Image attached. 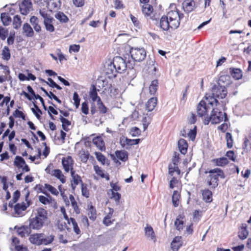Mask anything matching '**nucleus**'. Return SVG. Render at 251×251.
I'll return each mask as SVG.
<instances>
[{
    "mask_svg": "<svg viewBox=\"0 0 251 251\" xmlns=\"http://www.w3.org/2000/svg\"><path fill=\"white\" fill-rule=\"evenodd\" d=\"M54 239V236L53 235L50 234L48 236H46L44 233H43V236L41 239V245H48L52 243Z\"/></svg>",
    "mask_w": 251,
    "mask_h": 251,
    "instance_id": "obj_43",
    "label": "nucleus"
},
{
    "mask_svg": "<svg viewBox=\"0 0 251 251\" xmlns=\"http://www.w3.org/2000/svg\"><path fill=\"white\" fill-rule=\"evenodd\" d=\"M23 33L27 37H33L34 35V31L28 23H25L23 26Z\"/></svg>",
    "mask_w": 251,
    "mask_h": 251,
    "instance_id": "obj_34",
    "label": "nucleus"
},
{
    "mask_svg": "<svg viewBox=\"0 0 251 251\" xmlns=\"http://www.w3.org/2000/svg\"><path fill=\"white\" fill-rule=\"evenodd\" d=\"M0 18L4 25H8L11 22V18L7 13H2L0 15Z\"/></svg>",
    "mask_w": 251,
    "mask_h": 251,
    "instance_id": "obj_47",
    "label": "nucleus"
},
{
    "mask_svg": "<svg viewBox=\"0 0 251 251\" xmlns=\"http://www.w3.org/2000/svg\"><path fill=\"white\" fill-rule=\"evenodd\" d=\"M92 142L100 151L105 149V144L101 137L97 136L94 138Z\"/></svg>",
    "mask_w": 251,
    "mask_h": 251,
    "instance_id": "obj_27",
    "label": "nucleus"
},
{
    "mask_svg": "<svg viewBox=\"0 0 251 251\" xmlns=\"http://www.w3.org/2000/svg\"><path fill=\"white\" fill-rule=\"evenodd\" d=\"M28 226H16L14 229L16 230L19 236L25 237L28 236L31 230H39L45 226L49 221L48 211L42 207H39L33 211L29 218Z\"/></svg>",
    "mask_w": 251,
    "mask_h": 251,
    "instance_id": "obj_1",
    "label": "nucleus"
},
{
    "mask_svg": "<svg viewBox=\"0 0 251 251\" xmlns=\"http://www.w3.org/2000/svg\"><path fill=\"white\" fill-rule=\"evenodd\" d=\"M43 236V233H33L30 235L29 237V241L32 244L40 246L41 245L42 237Z\"/></svg>",
    "mask_w": 251,
    "mask_h": 251,
    "instance_id": "obj_19",
    "label": "nucleus"
},
{
    "mask_svg": "<svg viewBox=\"0 0 251 251\" xmlns=\"http://www.w3.org/2000/svg\"><path fill=\"white\" fill-rule=\"evenodd\" d=\"M142 11L146 16H150L153 11V6L148 3L143 4Z\"/></svg>",
    "mask_w": 251,
    "mask_h": 251,
    "instance_id": "obj_32",
    "label": "nucleus"
},
{
    "mask_svg": "<svg viewBox=\"0 0 251 251\" xmlns=\"http://www.w3.org/2000/svg\"><path fill=\"white\" fill-rule=\"evenodd\" d=\"M182 7L185 12L190 13L196 8V3L194 0H184Z\"/></svg>",
    "mask_w": 251,
    "mask_h": 251,
    "instance_id": "obj_16",
    "label": "nucleus"
},
{
    "mask_svg": "<svg viewBox=\"0 0 251 251\" xmlns=\"http://www.w3.org/2000/svg\"><path fill=\"white\" fill-rule=\"evenodd\" d=\"M188 143L187 141L184 139H180L178 141V147L180 152L183 154H185L187 152Z\"/></svg>",
    "mask_w": 251,
    "mask_h": 251,
    "instance_id": "obj_28",
    "label": "nucleus"
},
{
    "mask_svg": "<svg viewBox=\"0 0 251 251\" xmlns=\"http://www.w3.org/2000/svg\"><path fill=\"white\" fill-rule=\"evenodd\" d=\"M81 193L83 196L87 198L89 197V191L87 188V185L86 184H81Z\"/></svg>",
    "mask_w": 251,
    "mask_h": 251,
    "instance_id": "obj_63",
    "label": "nucleus"
},
{
    "mask_svg": "<svg viewBox=\"0 0 251 251\" xmlns=\"http://www.w3.org/2000/svg\"><path fill=\"white\" fill-rule=\"evenodd\" d=\"M158 80L155 79L151 81L149 86V91L151 95H154L158 89Z\"/></svg>",
    "mask_w": 251,
    "mask_h": 251,
    "instance_id": "obj_46",
    "label": "nucleus"
},
{
    "mask_svg": "<svg viewBox=\"0 0 251 251\" xmlns=\"http://www.w3.org/2000/svg\"><path fill=\"white\" fill-rule=\"evenodd\" d=\"M95 154L97 159L100 162L102 165H104L106 162V157L100 152H95Z\"/></svg>",
    "mask_w": 251,
    "mask_h": 251,
    "instance_id": "obj_61",
    "label": "nucleus"
},
{
    "mask_svg": "<svg viewBox=\"0 0 251 251\" xmlns=\"http://www.w3.org/2000/svg\"><path fill=\"white\" fill-rule=\"evenodd\" d=\"M60 120L62 123L63 129L67 131L68 130V126L71 125V122L61 115L60 116Z\"/></svg>",
    "mask_w": 251,
    "mask_h": 251,
    "instance_id": "obj_58",
    "label": "nucleus"
},
{
    "mask_svg": "<svg viewBox=\"0 0 251 251\" xmlns=\"http://www.w3.org/2000/svg\"><path fill=\"white\" fill-rule=\"evenodd\" d=\"M145 234L147 238H150L154 242L156 241V237L152 226L149 225H147L145 227Z\"/></svg>",
    "mask_w": 251,
    "mask_h": 251,
    "instance_id": "obj_23",
    "label": "nucleus"
},
{
    "mask_svg": "<svg viewBox=\"0 0 251 251\" xmlns=\"http://www.w3.org/2000/svg\"><path fill=\"white\" fill-rule=\"evenodd\" d=\"M168 18L166 16H163L160 20V26L164 30H168L169 28L173 29Z\"/></svg>",
    "mask_w": 251,
    "mask_h": 251,
    "instance_id": "obj_24",
    "label": "nucleus"
},
{
    "mask_svg": "<svg viewBox=\"0 0 251 251\" xmlns=\"http://www.w3.org/2000/svg\"><path fill=\"white\" fill-rule=\"evenodd\" d=\"M247 225L246 224H242L241 226L239 229L238 237L241 239H245L247 238L248 236L249 232L247 229Z\"/></svg>",
    "mask_w": 251,
    "mask_h": 251,
    "instance_id": "obj_31",
    "label": "nucleus"
},
{
    "mask_svg": "<svg viewBox=\"0 0 251 251\" xmlns=\"http://www.w3.org/2000/svg\"><path fill=\"white\" fill-rule=\"evenodd\" d=\"M98 91H99V90L97 89L96 86L95 85H92L91 87L89 95L93 102L97 101L100 98L98 95Z\"/></svg>",
    "mask_w": 251,
    "mask_h": 251,
    "instance_id": "obj_29",
    "label": "nucleus"
},
{
    "mask_svg": "<svg viewBox=\"0 0 251 251\" xmlns=\"http://www.w3.org/2000/svg\"><path fill=\"white\" fill-rule=\"evenodd\" d=\"M45 188H46V191H49L53 195L57 196L59 195V191L52 185L46 183Z\"/></svg>",
    "mask_w": 251,
    "mask_h": 251,
    "instance_id": "obj_57",
    "label": "nucleus"
},
{
    "mask_svg": "<svg viewBox=\"0 0 251 251\" xmlns=\"http://www.w3.org/2000/svg\"><path fill=\"white\" fill-rule=\"evenodd\" d=\"M212 162L215 164V166L220 167L225 166L229 163L227 159L224 157L213 159L212 160Z\"/></svg>",
    "mask_w": 251,
    "mask_h": 251,
    "instance_id": "obj_30",
    "label": "nucleus"
},
{
    "mask_svg": "<svg viewBox=\"0 0 251 251\" xmlns=\"http://www.w3.org/2000/svg\"><path fill=\"white\" fill-rule=\"evenodd\" d=\"M47 197L39 196L38 197L39 201L45 205L56 203L55 200L49 193H47Z\"/></svg>",
    "mask_w": 251,
    "mask_h": 251,
    "instance_id": "obj_25",
    "label": "nucleus"
},
{
    "mask_svg": "<svg viewBox=\"0 0 251 251\" xmlns=\"http://www.w3.org/2000/svg\"><path fill=\"white\" fill-rule=\"evenodd\" d=\"M226 146L227 148L231 149L233 147V140L232 135L229 132H226Z\"/></svg>",
    "mask_w": 251,
    "mask_h": 251,
    "instance_id": "obj_54",
    "label": "nucleus"
},
{
    "mask_svg": "<svg viewBox=\"0 0 251 251\" xmlns=\"http://www.w3.org/2000/svg\"><path fill=\"white\" fill-rule=\"evenodd\" d=\"M1 58L5 61H8L11 58L10 50L7 46H4L1 50Z\"/></svg>",
    "mask_w": 251,
    "mask_h": 251,
    "instance_id": "obj_42",
    "label": "nucleus"
},
{
    "mask_svg": "<svg viewBox=\"0 0 251 251\" xmlns=\"http://www.w3.org/2000/svg\"><path fill=\"white\" fill-rule=\"evenodd\" d=\"M180 199V193L176 190L174 191L172 195V203L174 207L178 206Z\"/></svg>",
    "mask_w": 251,
    "mask_h": 251,
    "instance_id": "obj_38",
    "label": "nucleus"
},
{
    "mask_svg": "<svg viewBox=\"0 0 251 251\" xmlns=\"http://www.w3.org/2000/svg\"><path fill=\"white\" fill-rule=\"evenodd\" d=\"M14 207L15 212L18 216H21L22 215V212L25 211L27 208L24 202L17 203Z\"/></svg>",
    "mask_w": 251,
    "mask_h": 251,
    "instance_id": "obj_33",
    "label": "nucleus"
},
{
    "mask_svg": "<svg viewBox=\"0 0 251 251\" xmlns=\"http://www.w3.org/2000/svg\"><path fill=\"white\" fill-rule=\"evenodd\" d=\"M78 155L80 161L86 163L89 158L90 153L88 151L81 149L78 152Z\"/></svg>",
    "mask_w": 251,
    "mask_h": 251,
    "instance_id": "obj_36",
    "label": "nucleus"
},
{
    "mask_svg": "<svg viewBox=\"0 0 251 251\" xmlns=\"http://www.w3.org/2000/svg\"><path fill=\"white\" fill-rule=\"evenodd\" d=\"M202 200L206 203H210L213 201V193L208 188L203 189L201 191Z\"/></svg>",
    "mask_w": 251,
    "mask_h": 251,
    "instance_id": "obj_18",
    "label": "nucleus"
},
{
    "mask_svg": "<svg viewBox=\"0 0 251 251\" xmlns=\"http://www.w3.org/2000/svg\"><path fill=\"white\" fill-rule=\"evenodd\" d=\"M69 203L71 202V205L73 208L76 214H79L80 212V208L77 204L76 201H75V197L73 195H70L69 199Z\"/></svg>",
    "mask_w": 251,
    "mask_h": 251,
    "instance_id": "obj_40",
    "label": "nucleus"
},
{
    "mask_svg": "<svg viewBox=\"0 0 251 251\" xmlns=\"http://www.w3.org/2000/svg\"><path fill=\"white\" fill-rule=\"evenodd\" d=\"M157 99L156 97H152L146 103V109L148 111H151L156 106Z\"/></svg>",
    "mask_w": 251,
    "mask_h": 251,
    "instance_id": "obj_35",
    "label": "nucleus"
},
{
    "mask_svg": "<svg viewBox=\"0 0 251 251\" xmlns=\"http://www.w3.org/2000/svg\"><path fill=\"white\" fill-rule=\"evenodd\" d=\"M182 246L181 237L180 236L175 237L171 243V248L173 250H178Z\"/></svg>",
    "mask_w": 251,
    "mask_h": 251,
    "instance_id": "obj_37",
    "label": "nucleus"
},
{
    "mask_svg": "<svg viewBox=\"0 0 251 251\" xmlns=\"http://www.w3.org/2000/svg\"><path fill=\"white\" fill-rule=\"evenodd\" d=\"M179 154L177 152H174L172 159V162L168 166V173L171 176H174L175 172H176L177 175L180 174L181 171L179 169L178 164L179 161Z\"/></svg>",
    "mask_w": 251,
    "mask_h": 251,
    "instance_id": "obj_6",
    "label": "nucleus"
},
{
    "mask_svg": "<svg viewBox=\"0 0 251 251\" xmlns=\"http://www.w3.org/2000/svg\"><path fill=\"white\" fill-rule=\"evenodd\" d=\"M86 211L89 219L92 221H95L97 217V211L95 207L91 204H88Z\"/></svg>",
    "mask_w": 251,
    "mask_h": 251,
    "instance_id": "obj_21",
    "label": "nucleus"
},
{
    "mask_svg": "<svg viewBox=\"0 0 251 251\" xmlns=\"http://www.w3.org/2000/svg\"><path fill=\"white\" fill-rule=\"evenodd\" d=\"M218 104L219 103L217 99L210 94L206 93L203 99L200 101L197 105V113L198 115L204 120L206 117H209L208 109L209 107L208 105L213 107L217 106Z\"/></svg>",
    "mask_w": 251,
    "mask_h": 251,
    "instance_id": "obj_3",
    "label": "nucleus"
},
{
    "mask_svg": "<svg viewBox=\"0 0 251 251\" xmlns=\"http://www.w3.org/2000/svg\"><path fill=\"white\" fill-rule=\"evenodd\" d=\"M94 170L96 174L100 176L101 178H105L107 180L110 179L109 176L108 174L105 175L103 171L101 169L98 165H95L94 166Z\"/></svg>",
    "mask_w": 251,
    "mask_h": 251,
    "instance_id": "obj_44",
    "label": "nucleus"
},
{
    "mask_svg": "<svg viewBox=\"0 0 251 251\" xmlns=\"http://www.w3.org/2000/svg\"><path fill=\"white\" fill-rule=\"evenodd\" d=\"M14 165L19 169H22V171L25 172H28L30 171V168L26 164L24 159L20 156H16L14 161Z\"/></svg>",
    "mask_w": 251,
    "mask_h": 251,
    "instance_id": "obj_11",
    "label": "nucleus"
},
{
    "mask_svg": "<svg viewBox=\"0 0 251 251\" xmlns=\"http://www.w3.org/2000/svg\"><path fill=\"white\" fill-rule=\"evenodd\" d=\"M22 21L20 16L17 15L13 18V27L15 29H18L21 26Z\"/></svg>",
    "mask_w": 251,
    "mask_h": 251,
    "instance_id": "obj_56",
    "label": "nucleus"
},
{
    "mask_svg": "<svg viewBox=\"0 0 251 251\" xmlns=\"http://www.w3.org/2000/svg\"><path fill=\"white\" fill-rule=\"evenodd\" d=\"M109 212L103 218L102 223L105 226H109L112 225L114 222L115 221V219L113 218V215L114 213V209L112 208L109 207Z\"/></svg>",
    "mask_w": 251,
    "mask_h": 251,
    "instance_id": "obj_15",
    "label": "nucleus"
},
{
    "mask_svg": "<svg viewBox=\"0 0 251 251\" xmlns=\"http://www.w3.org/2000/svg\"><path fill=\"white\" fill-rule=\"evenodd\" d=\"M113 66L118 73H122L126 70V65L125 61L123 58L116 56L113 59Z\"/></svg>",
    "mask_w": 251,
    "mask_h": 251,
    "instance_id": "obj_10",
    "label": "nucleus"
},
{
    "mask_svg": "<svg viewBox=\"0 0 251 251\" xmlns=\"http://www.w3.org/2000/svg\"><path fill=\"white\" fill-rule=\"evenodd\" d=\"M41 89L42 91L44 92V93L46 94V96H48L50 99H54L55 100H56L58 103L61 104V100H59L57 96L54 94V93L50 91L48 92L44 88L41 87Z\"/></svg>",
    "mask_w": 251,
    "mask_h": 251,
    "instance_id": "obj_51",
    "label": "nucleus"
},
{
    "mask_svg": "<svg viewBox=\"0 0 251 251\" xmlns=\"http://www.w3.org/2000/svg\"><path fill=\"white\" fill-rule=\"evenodd\" d=\"M140 142L139 139H130L127 137H123L120 139V144L122 147L126 149L129 148L130 146L138 144Z\"/></svg>",
    "mask_w": 251,
    "mask_h": 251,
    "instance_id": "obj_13",
    "label": "nucleus"
},
{
    "mask_svg": "<svg viewBox=\"0 0 251 251\" xmlns=\"http://www.w3.org/2000/svg\"><path fill=\"white\" fill-rule=\"evenodd\" d=\"M30 22L36 32L41 31V27L39 25V20L37 17L34 16H32L30 19Z\"/></svg>",
    "mask_w": 251,
    "mask_h": 251,
    "instance_id": "obj_41",
    "label": "nucleus"
},
{
    "mask_svg": "<svg viewBox=\"0 0 251 251\" xmlns=\"http://www.w3.org/2000/svg\"><path fill=\"white\" fill-rule=\"evenodd\" d=\"M52 176H54L57 178L62 183L66 182V178L63 174L62 171L59 169H54L52 170Z\"/></svg>",
    "mask_w": 251,
    "mask_h": 251,
    "instance_id": "obj_39",
    "label": "nucleus"
},
{
    "mask_svg": "<svg viewBox=\"0 0 251 251\" xmlns=\"http://www.w3.org/2000/svg\"><path fill=\"white\" fill-rule=\"evenodd\" d=\"M74 161L72 156L68 155L64 157L62 159V165L64 171L68 173L70 171L71 173L75 171L74 170Z\"/></svg>",
    "mask_w": 251,
    "mask_h": 251,
    "instance_id": "obj_9",
    "label": "nucleus"
},
{
    "mask_svg": "<svg viewBox=\"0 0 251 251\" xmlns=\"http://www.w3.org/2000/svg\"><path fill=\"white\" fill-rule=\"evenodd\" d=\"M205 174H207L204 178V183L210 189L214 190L219 184L220 179L225 178L224 171L219 168L206 170Z\"/></svg>",
    "mask_w": 251,
    "mask_h": 251,
    "instance_id": "obj_2",
    "label": "nucleus"
},
{
    "mask_svg": "<svg viewBox=\"0 0 251 251\" xmlns=\"http://www.w3.org/2000/svg\"><path fill=\"white\" fill-rule=\"evenodd\" d=\"M60 5V0H48L47 6L50 12L58 9Z\"/></svg>",
    "mask_w": 251,
    "mask_h": 251,
    "instance_id": "obj_26",
    "label": "nucleus"
},
{
    "mask_svg": "<svg viewBox=\"0 0 251 251\" xmlns=\"http://www.w3.org/2000/svg\"><path fill=\"white\" fill-rule=\"evenodd\" d=\"M81 226L82 228L85 229H88L90 224L87 217L85 215H82L81 218Z\"/></svg>",
    "mask_w": 251,
    "mask_h": 251,
    "instance_id": "obj_55",
    "label": "nucleus"
},
{
    "mask_svg": "<svg viewBox=\"0 0 251 251\" xmlns=\"http://www.w3.org/2000/svg\"><path fill=\"white\" fill-rule=\"evenodd\" d=\"M72 224L73 228L74 231L77 235L80 234L81 233V231L79 229V227L78 226L77 223L76 222L75 219L74 218L71 217L70 218V224Z\"/></svg>",
    "mask_w": 251,
    "mask_h": 251,
    "instance_id": "obj_48",
    "label": "nucleus"
},
{
    "mask_svg": "<svg viewBox=\"0 0 251 251\" xmlns=\"http://www.w3.org/2000/svg\"><path fill=\"white\" fill-rule=\"evenodd\" d=\"M223 121L225 122L228 121L227 114L222 112L217 108H213L210 115L203 120V123L204 125H208L211 122L212 124H217Z\"/></svg>",
    "mask_w": 251,
    "mask_h": 251,
    "instance_id": "obj_4",
    "label": "nucleus"
},
{
    "mask_svg": "<svg viewBox=\"0 0 251 251\" xmlns=\"http://www.w3.org/2000/svg\"><path fill=\"white\" fill-rule=\"evenodd\" d=\"M185 224V216L184 214H179L175 221V226L176 230L178 231H181L183 230L184 225Z\"/></svg>",
    "mask_w": 251,
    "mask_h": 251,
    "instance_id": "obj_14",
    "label": "nucleus"
},
{
    "mask_svg": "<svg viewBox=\"0 0 251 251\" xmlns=\"http://www.w3.org/2000/svg\"><path fill=\"white\" fill-rule=\"evenodd\" d=\"M116 157L122 161H126L128 159V154L126 151H117L115 152Z\"/></svg>",
    "mask_w": 251,
    "mask_h": 251,
    "instance_id": "obj_45",
    "label": "nucleus"
},
{
    "mask_svg": "<svg viewBox=\"0 0 251 251\" xmlns=\"http://www.w3.org/2000/svg\"><path fill=\"white\" fill-rule=\"evenodd\" d=\"M19 7L21 13L26 15L32 8V2L30 0H23L19 4Z\"/></svg>",
    "mask_w": 251,
    "mask_h": 251,
    "instance_id": "obj_12",
    "label": "nucleus"
},
{
    "mask_svg": "<svg viewBox=\"0 0 251 251\" xmlns=\"http://www.w3.org/2000/svg\"><path fill=\"white\" fill-rule=\"evenodd\" d=\"M214 98L219 99H224L227 96V91L226 88L220 85H214L211 89V94H209Z\"/></svg>",
    "mask_w": 251,
    "mask_h": 251,
    "instance_id": "obj_8",
    "label": "nucleus"
},
{
    "mask_svg": "<svg viewBox=\"0 0 251 251\" xmlns=\"http://www.w3.org/2000/svg\"><path fill=\"white\" fill-rule=\"evenodd\" d=\"M11 245L16 251H27V248L20 243V240L16 237H12Z\"/></svg>",
    "mask_w": 251,
    "mask_h": 251,
    "instance_id": "obj_17",
    "label": "nucleus"
},
{
    "mask_svg": "<svg viewBox=\"0 0 251 251\" xmlns=\"http://www.w3.org/2000/svg\"><path fill=\"white\" fill-rule=\"evenodd\" d=\"M166 16L171 22L173 29H176L180 25V20L184 17V14L179 11L176 7L174 10H170L167 14Z\"/></svg>",
    "mask_w": 251,
    "mask_h": 251,
    "instance_id": "obj_5",
    "label": "nucleus"
},
{
    "mask_svg": "<svg viewBox=\"0 0 251 251\" xmlns=\"http://www.w3.org/2000/svg\"><path fill=\"white\" fill-rule=\"evenodd\" d=\"M72 179L71 180V186L73 190H75L77 185L79 183H84L82 180L81 177L75 173V171L71 173Z\"/></svg>",
    "mask_w": 251,
    "mask_h": 251,
    "instance_id": "obj_20",
    "label": "nucleus"
},
{
    "mask_svg": "<svg viewBox=\"0 0 251 251\" xmlns=\"http://www.w3.org/2000/svg\"><path fill=\"white\" fill-rule=\"evenodd\" d=\"M55 17L61 23H66L69 20L68 17L63 12L61 11L58 12Z\"/></svg>",
    "mask_w": 251,
    "mask_h": 251,
    "instance_id": "obj_49",
    "label": "nucleus"
},
{
    "mask_svg": "<svg viewBox=\"0 0 251 251\" xmlns=\"http://www.w3.org/2000/svg\"><path fill=\"white\" fill-rule=\"evenodd\" d=\"M35 189L37 191V193L41 192L45 194L46 196H48V193L46 191V188H45V184L44 186L42 184H37L35 187Z\"/></svg>",
    "mask_w": 251,
    "mask_h": 251,
    "instance_id": "obj_62",
    "label": "nucleus"
},
{
    "mask_svg": "<svg viewBox=\"0 0 251 251\" xmlns=\"http://www.w3.org/2000/svg\"><path fill=\"white\" fill-rule=\"evenodd\" d=\"M111 193V196L110 197V199H113L117 203H119L120 202V200L121 198V194L117 192H114L113 190Z\"/></svg>",
    "mask_w": 251,
    "mask_h": 251,
    "instance_id": "obj_64",
    "label": "nucleus"
},
{
    "mask_svg": "<svg viewBox=\"0 0 251 251\" xmlns=\"http://www.w3.org/2000/svg\"><path fill=\"white\" fill-rule=\"evenodd\" d=\"M229 71L230 75L235 80H239L242 78L243 72L240 69L230 67Z\"/></svg>",
    "mask_w": 251,
    "mask_h": 251,
    "instance_id": "obj_22",
    "label": "nucleus"
},
{
    "mask_svg": "<svg viewBox=\"0 0 251 251\" xmlns=\"http://www.w3.org/2000/svg\"><path fill=\"white\" fill-rule=\"evenodd\" d=\"M130 53L132 59L136 62H141L146 57V51L143 48H131Z\"/></svg>",
    "mask_w": 251,
    "mask_h": 251,
    "instance_id": "obj_7",
    "label": "nucleus"
},
{
    "mask_svg": "<svg viewBox=\"0 0 251 251\" xmlns=\"http://www.w3.org/2000/svg\"><path fill=\"white\" fill-rule=\"evenodd\" d=\"M41 89L42 91L44 92V93L46 94V96H48L50 99H54L55 100H56L58 103L61 104V100H59L57 96L54 94V93L50 91L48 92L44 88L41 87Z\"/></svg>",
    "mask_w": 251,
    "mask_h": 251,
    "instance_id": "obj_50",
    "label": "nucleus"
},
{
    "mask_svg": "<svg viewBox=\"0 0 251 251\" xmlns=\"http://www.w3.org/2000/svg\"><path fill=\"white\" fill-rule=\"evenodd\" d=\"M97 105H98V110L99 111V112L100 114H104L107 112V108L103 104L100 98H99L98 100H97Z\"/></svg>",
    "mask_w": 251,
    "mask_h": 251,
    "instance_id": "obj_53",
    "label": "nucleus"
},
{
    "mask_svg": "<svg viewBox=\"0 0 251 251\" xmlns=\"http://www.w3.org/2000/svg\"><path fill=\"white\" fill-rule=\"evenodd\" d=\"M102 87L105 91L111 92L112 91V84L111 83H109L107 79H105L102 80Z\"/></svg>",
    "mask_w": 251,
    "mask_h": 251,
    "instance_id": "obj_59",
    "label": "nucleus"
},
{
    "mask_svg": "<svg viewBox=\"0 0 251 251\" xmlns=\"http://www.w3.org/2000/svg\"><path fill=\"white\" fill-rule=\"evenodd\" d=\"M53 20V19L51 18L49 20H46V21H44V24L46 29L48 31L53 32L54 31V27L52 24Z\"/></svg>",
    "mask_w": 251,
    "mask_h": 251,
    "instance_id": "obj_52",
    "label": "nucleus"
},
{
    "mask_svg": "<svg viewBox=\"0 0 251 251\" xmlns=\"http://www.w3.org/2000/svg\"><path fill=\"white\" fill-rule=\"evenodd\" d=\"M39 13L41 16L44 18V20H49L52 18L50 14L48 13V10L45 8L40 9Z\"/></svg>",
    "mask_w": 251,
    "mask_h": 251,
    "instance_id": "obj_60",
    "label": "nucleus"
}]
</instances>
